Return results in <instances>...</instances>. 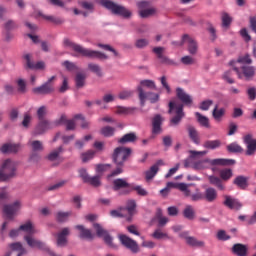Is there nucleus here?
<instances>
[{"instance_id":"nucleus-50","label":"nucleus","mask_w":256,"mask_h":256,"mask_svg":"<svg viewBox=\"0 0 256 256\" xmlns=\"http://www.w3.org/2000/svg\"><path fill=\"white\" fill-rule=\"evenodd\" d=\"M176 189H179V191H182L185 195V197L191 198V190H189V186L185 183H176Z\"/></svg>"},{"instance_id":"nucleus-33","label":"nucleus","mask_w":256,"mask_h":256,"mask_svg":"<svg viewBox=\"0 0 256 256\" xmlns=\"http://www.w3.org/2000/svg\"><path fill=\"white\" fill-rule=\"evenodd\" d=\"M75 229H78L80 231V238L81 239H93L94 235L91 233V230L85 229L84 225H77L75 226Z\"/></svg>"},{"instance_id":"nucleus-39","label":"nucleus","mask_w":256,"mask_h":256,"mask_svg":"<svg viewBox=\"0 0 256 256\" xmlns=\"http://www.w3.org/2000/svg\"><path fill=\"white\" fill-rule=\"evenodd\" d=\"M195 117L197 118V121L201 127H206V129L211 128V124H209V118H207V116H203V114L196 112Z\"/></svg>"},{"instance_id":"nucleus-24","label":"nucleus","mask_w":256,"mask_h":256,"mask_svg":"<svg viewBox=\"0 0 256 256\" xmlns=\"http://www.w3.org/2000/svg\"><path fill=\"white\" fill-rule=\"evenodd\" d=\"M232 253L237 256H247L249 248L245 244L237 243L232 246Z\"/></svg>"},{"instance_id":"nucleus-42","label":"nucleus","mask_w":256,"mask_h":256,"mask_svg":"<svg viewBox=\"0 0 256 256\" xmlns=\"http://www.w3.org/2000/svg\"><path fill=\"white\" fill-rule=\"evenodd\" d=\"M224 115H225V110L223 108L219 109V106L216 105L212 111V117L215 119V121H221Z\"/></svg>"},{"instance_id":"nucleus-38","label":"nucleus","mask_w":256,"mask_h":256,"mask_svg":"<svg viewBox=\"0 0 256 256\" xmlns=\"http://www.w3.org/2000/svg\"><path fill=\"white\" fill-rule=\"evenodd\" d=\"M249 178L245 176H238L234 179V185H237L239 189H247Z\"/></svg>"},{"instance_id":"nucleus-55","label":"nucleus","mask_w":256,"mask_h":256,"mask_svg":"<svg viewBox=\"0 0 256 256\" xmlns=\"http://www.w3.org/2000/svg\"><path fill=\"white\" fill-rule=\"evenodd\" d=\"M95 157V151L94 150H88L87 152H84L81 154V159L83 163H87L88 161H91Z\"/></svg>"},{"instance_id":"nucleus-27","label":"nucleus","mask_w":256,"mask_h":256,"mask_svg":"<svg viewBox=\"0 0 256 256\" xmlns=\"http://www.w3.org/2000/svg\"><path fill=\"white\" fill-rule=\"evenodd\" d=\"M136 207H137V202H135V200L127 201L126 208H123V211L126 214V216L128 215V218H127L128 221H130L131 217H133Z\"/></svg>"},{"instance_id":"nucleus-63","label":"nucleus","mask_w":256,"mask_h":256,"mask_svg":"<svg viewBox=\"0 0 256 256\" xmlns=\"http://www.w3.org/2000/svg\"><path fill=\"white\" fill-rule=\"evenodd\" d=\"M147 45H149V40L145 38L138 39L135 42V47H137V49H144Z\"/></svg>"},{"instance_id":"nucleus-11","label":"nucleus","mask_w":256,"mask_h":256,"mask_svg":"<svg viewBox=\"0 0 256 256\" xmlns=\"http://www.w3.org/2000/svg\"><path fill=\"white\" fill-rule=\"evenodd\" d=\"M120 243L126 247V249H129L133 253H139V244H137V241L131 239L129 236L125 234L119 235Z\"/></svg>"},{"instance_id":"nucleus-25","label":"nucleus","mask_w":256,"mask_h":256,"mask_svg":"<svg viewBox=\"0 0 256 256\" xmlns=\"http://www.w3.org/2000/svg\"><path fill=\"white\" fill-rule=\"evenodd\" d=\"M24 59L26 61L27 69H45V62L40 61L35 64L31 61V54H25Z\"/></svg>"},{"instance_id":"nucleus-18","label":"nucleus","mask_w":256,"mask_h":256,"mask_svg":"<svg viewBox=\"0 0 256 256\" xmlns=\"http://www.w3.org/2000/svg\"><path fill=\"white\" fill-rule=\"evenodd\" d=\"M244 143L247 146L246 155L249 157L255 155L256 152V139H253L252 134H247L244 136Z\"/></svg>"},{"instance_id":"nucleus-28","label":"nucleus","mask_w":256,"mask_h":256,"mask_svg":"<svg viewBox=\"0 0 256 256\" xmlns=\"http://www.w3.org/2000/svg\"><path fill=\"white\" fill-rule=\"evenodd\" d=\"M69 228H63L61 232L57 234L58 247H65L67 245V235H69Z\"/></svg>"},{"instance_id":"nucleus-35","label":"nucleus","mask_w":256,"mask_h":256,"mask_svg":"<svg viewBox=\"0 0 256 256\" xmlns=\"http://www.w3.org/2000/svg\"><path fill=\"white\" fill-rule=\"evenodd\" d=\"M208 180L210 185H214V187H217L219 191H225V186L223 185L221 178L212 175L208 177Z\"/></svg>"},{"instance_id":"nucleus-16","label":"nucleus","mask_w":256,"mask_h":256,"mask_svg":"<svg viewBox=\"0 0 256 256\" xmlns=\"http://www.w3.org/2000/svg\"><path fill=\"white\" fill-rule=\"evenodd\" d=\"M24 241H26L27 245L29 247H32V249H41L42 251H46L47 245H45L44 242H41V240H37L33 238V235H25Z\"/></svg>"},{"instance_id":"nucleus-54","label":"nucleus","mask_w":256,"mask_h":256,"mask_svg":"<svg viewBox=\"0 0 256 256\" xmlns=\"http://www.w3.org/2000/svg\"><path fill=\"white\" fill-rule=\"evenodd\" d=\"M78 4L82 9H86L87 11H93V9H95L93 2H89L87 0H80L78 1Z\"/></svg>"},{"instance_id":"nucleus-5","label":"nucleus","mask_w":256,"mask_h":256,"mask_svg":"<svg viewBox=\"0 0 256 256\" xmlns=\"http://www.w3.org/2000/svg\"><path fill=\"white\" fill-rule=\"evenodd\" d=\"M103 7L106 9H109L114 15H119L120 17H123L124 19H129L131 17L132 13L129 9H127L125 6L116 4L115 2L111 0H105L102 2Z\"/></svg>"},{"instance_id":"nucleus-6","label":"nucleus","mask_w":256,"mask_h":256,"mask_svg":"<svg viewBox=\"0 0 256 256\" xmlns=\"http://www.w3.org/2000/svg\"><path fill=\"white\" fill-rule=\"evenodd\" d=\"M208 165H235L234 159H202L195 161L192 165L193 169L201 170L205 169Z\"/></svg>"},{"instance_id":"nucleus-64","label":"nucleus","mask_w":256,"mask_h":256,"mask_svg":"<svg viewBox=\"0 0 256 256\" xmlns=\"http://www.w3.org/2000/svg\"><path fill=\"white\" fill-rule=\"evenodd\" d=\"M211 105H213V100H204L200 103L199 109L201 111H209Z\"/></svg>"},{"instance_id":"nucleus-48","label":"nucleus","mask_w":256,"mask_h":256,"mask_svg":"<svg viewBox=\"0 0 256 256\" xmlns=\"http://www.w3.org/2000/svg\"><path fill=\"white\" fill-rule=\"evenodd\" d=\"M60 153H63V146H60L57 149L50 152L47 156L48 161H57Z\"/></svg>"},{"instance_id":"nucleus-58","label":"nucleus","mask_w":256,"mask_h":256,"mask_svg":"<svg viewBox=\"0 0 256 256\" xmlns=\"http://www.w3.org/2000/svg\"><path fill=\"white\" fill-rule=\"evenodd\" d=\"M133 90H123L118 94L119 99L125 101L127 99H131L133 97Z\"/></svg>"},{"instance_id":"nucleus-41","label":"nucleus","mask_w":256,"mask_h":256,"mask_svg":"<svg viewBox=\"0 0 256 256\" xmlns=\"http://www.w3.org/2000/svg\"><path fill=\"white\" fill-rule=\"evenodd\" d=\"M203 147L211 150L219 149L221 147V140H207L204 142Z\"/></svg>"},{"instance_id":"nucleus-61","label":"nucleus","mask_w":256,"mask_h":256,"mask_svg":"<svg viewBox=\"0 0 256 256\" xmlns=\"http://www.w3.org/2000/svg\"><path fill=\"white\" fill-rule=\"evenodd\" d=\"M152 51L157 56V59H160V61L165 57V55H163L165 52V47H154Z\"/></svg>"},{"instance_id":"nucleus-9","label":"nucleus","mask_w":256,"mask_h":256,"mask_svg":"<svg viewBox=\"0 0 256 256\" xmlns=\"http://www.w3.org/2000/svg\"><path fill=\"white\" fill-rule=\"evenodd\" d=\"M21 210V201L16 200L11 204H6L3 206V213L6 215L7 219H13L17 213Z\"/></svg>"},{"instance_id":"nucleus-43","label":"nucleus","mask_w":256,"mask_h":256,"mask_svg":"<svg viewBox=\"0 0 256 256\" xmlns=\"http://www.w3.org/2000/svg\"><path fill=\"white\" fill-rule=\"evenodd\" d=\"M71 215H72L71 212L59 211L56 213V221H58V223H65V222L69 221V217Z\"/></svg>"},{"instance_id":"nucleus-62","label":"nucleus","mask_w":256,"mask_h":256,"mask_svg":"<svg viewBox=\"0 0 256 256\" xmlns=\"http://www.w3.org/2000/svg\"><path fill=\"white\" fill-rule=\"evenodd\" d=\"M232 19L229 17V14L223 13L222 14V27L225 29H228V27L231 25Z\"/></svg>"},{"instance_id":"nucleus-53","label":"nucleus","mask_w":256,"mask_h":256,"mask_svg":"<svg viewBox=\"0 0 256 256\" xmlns=\"http://www.w3.org/2000/svg\"><path fill=\"white\" fill-rule=\"evenodd\" d=\"M220 177L223 181H229L233 177V170L226 168L220 171Z\"/></svg>"},{"instance_id":"nucleus-52","label":"nucleus","mask_w":256,"mask_h":256,"mask_svg":"<svg viewBox=\"0 0 256 256\" xmlns=\"http://www.w3.org/2000/svg\"><path fill=\"white\" fill-rule=\"evenodd\" d=\"M227 151L229 153H243V148L237 143H231L227 146Z\"/></svg>"},{"instance_id":"nucleus-29","label":"nucleus","mask_w":256,"mask_h":256,"mask_svg":"<svg viewBox=\"0 0 256 256\" xmlns=\"http://www.w3.org/2000/svg\"><path fill=\"white\" fill-rule=\"evenodd\" d=\"M121 189H131V184L123 178H118L113 181V190L119 191Z\"/></svg>"},{"instance_id":"nucleus-57","label":"nucleus","mask_w":256,"mask_h":256,"mask_svg":"<svg viewBox=\"0 0 256 256\" xmlns=\"http://www.w3.org/2000/svg\"><path fill=\"white\" fill-rule=\"evenodd\" d=\"M176 185L177 183H173V182H168L166 187L163 188L162 190H160V194L163 196V197H167L169 195V191L170 189H176Z\"/></svg>"},{"instance_id":"nucleus-8","label":"nucleus","mask_w":256,"mask_h":256,"mask_svg":"<svg viewBox=\"0 0 256 256\" xmlns=\"http://www.w3.org/2000/svg\"><path fill=\"white\" fill-rule=\"evenodd\" d=\"M53 81H55V76L50 77L48 81L41 86L33 88V93L36 95H49V93H53L55 91Z\"/></svg>"},{"instance_id":"nucleus-23","label":"nucleus","mask_w":256,"mask_h":256,"mask_svg":"<svg viewBox=\"0 0 256 256\" xmlns=\"http://www.w3.org/2000/svg\"><path fill=\"white\" fill-rule=\"evenodd\" d=\"M30 145H31L32 151H33V154L31 155L30 159L32 161H39L40 157L36 153L43 151V149H44L43 143L39 140H34L30 143Z\"/></svg>"},{"instance_id":"nucleus-4","label":"nucleus","mask_w":256,"mask_h":256,"mask_svg":"<svg viewBox=\"0 0 256 256\" xmlns=\"http://www.w3.org/2000/svg\"><path fill=\"white\" fill-rule=\"evenodd\" d=\"M168 113L170 115H174L170 119V125L177 127L179 123L185 117V112L183 111V104H176L175 102H169V110Z\"/></svg>"},{"instance_id":"nucleus-51","label":"nucleus","mask_w":256,"mask_h":256,"mask_svg":"<svg viewBox=\"0 0 256 256\" xmlns=\"http://www.w3.org/2000/svg\"><path fill=\"white\" fill-rule=\"evenodd\" d=\"M98 47H100V49H104V51H110L111 53H113L114 57H121V54H119V52H117V50H115L113 47H111V45L109 44H97Z\"/></svg>"},{"instance_id":"nucleus-44","label":"nucleus","mask_w":256,"mask_h":256,"mask_svg":"<svg viewBox=\"0 0 256 256\" xmlns=\"http://www.w3.org/2000/svg\"><path fill=\"white\" fill-rule=\"evenodd\" d=\"M187 245H190V247H205V242L197 240V238L193 236H189L186 241Z\"/></svg>"},{"instance_id":"nucleus-34","label":"nucleus","mask_w":256,"mask_h":256,"mask_svg":"<svg viewBox=\"0 0 256 256\" xmlns=\"http://www.w3.org/2000/svg\"><path fill=\"white\" fill-rule=\"evenodd\" d=\"M87 80V74L78 72L75 76V85L77 89H83L85 81Z\"/></svg>"},{"instance_id":"nucleus-37","label":"nucleus","mask_w":256,"mask_h":256,"mask_svg":"<svg viewBox=\"0 0 256 256\" xmlns=\"http://www.w3.org/2000/svg\"><path fill=\"white\" fill-rule=\"evenodd\" d=\"M10 249H12V251H17L18 254L17 256H23V255H27V250L23 247V244H21V242H15L9 245Z\"/></svg>"},{"instance_id":"nucleus-14","label":"nucleus","mask_w":256,"mask_h":256,"mask_svg":"<svg viewBox=\"0 0 256 256\" xmlns=\"http://www.w3.org/2000/svg\"><path fill=\"white\" fill-rule=\"evenodd\" d=\"M184 43H188V51H189L190 55H197L199 46L197 44V41H195V39H193L189 35L185 34L182 36V41L180 43V46L183 45Z\"/></svg>"},{"instance_id":"nucleus-47","label":"nucleus","mask_w":256,"mask_h":256,"mask_svg":"<svg viewBox=\"0 0 256 256\" xmlns=\"http://www.w3.org/2000/svg\"><path fill=\"white\" fill-rule=\"evenodd\" d=\"M85 183H88L92 187H101V176H89Z\"/></svg>"},{"instance_id":"nucleus-30","label":"nucleus","mask_w":256,"mask_h":256,"mask_svg":"<svg viewBox=\"0 0 256 256\" xmlns=\"http://www.w3.org/2000/svg\"><path fill=\"white\" fill-rule=\"evenodd\" d=\"M204 155H207V151H190V159H186L184 161V167H191V161L194 159H199V157H203Z\"/></svg>"},{"instance_id":"nucleus-17","label":"nucleus","mask_w":256,"mask_h":256,"mask_svg":"<svg viewBox=\"0 0 256 256\" xmlns=\"http://www.w3.org/2000/svg\"><path fill=\"white\" fill-rule=\"evenodd\" d=\"M163 121H165V118H163V116H161L160 114H156L153 118H152V134L153 135H159L162 131L163 128Z\"/></svg>"},{"instance_id":"nucleus-1","label":"nucleus","mask_w":256,"mask_h":256,"mask_svg":"<svg viewBox=\"0 0 256 256\" xmlns=\"http://www.w3.org/2000/svg\"><path fill=\"white\" fill-rule=\"evenodd\" d=\"M63 45L66 49H72V51L79 53L82 55V57H88L89 59H99V61H106V59H109V56H107L105 53L83 48V46L73 42L69 38H64Z\"/></svg>"},{"instance_id":"nucleus-26","label":"nucleus","mask_w":256,"mask_h":256,"mask_svg":"<svg viewBox=\"0 0 256 256\" xmlns=\"http://www.w3.org/2000/svg\"><path fill=\"white\" fill-rule=\"evenodd\" d=\"M217 190H215V188L209 187L206 188V190L204 191L203 194V199H205V201H207L208 203H213L214 201H217Z\"/></svg>"},{"instance_id":"nucleus-56","label":"nucleus","mask_w":256,"mask_h":256,"mask_svg":"<svg viewBox=\"0 0 256 256\" xmlns=\"http://www.w3.org/2000/svg\"><path fill=\"white\" fill-rule=\"evenodd\" d=\"M151 236L153 239H169V234L163 232L161 229H156Z\"/></svg>"},{"instance_id":"nucleus-15","label":"nucleus","mask_w":256,"mask_h":256,"mask_svg":"<svg viewBox=\"0 0 256 256\" xmlns=\"http://www.w3.org/2000/svg\"><path fill=\"white\" fill-rule=\"evenodd\" d=\"M234 71L237 73L239 79L245 77L246 81H249V79L255 77V67L253 66H243L242 73L239 71V68H234Z\"/></svg>"},{"instance_id":"nucleus-12","label":"nucleus","mask_w":256,"mask_h":256,"mask_svg":"<svg viewBox=\"0 0 256 256\" xmlns=\"http://www.w3.org/2000/svg\"><path fill=\"white\" fill-rule=\"evenodd\" d=\"M93 227L98 237H103L104 242L107 243L109 247H115V244H113V237L109 235L107 230H105L99 223H94Z\"/></svg>"},{"instance_id":"nucleus-21","label":"nucleus","mask_w":256,"mask_h":256,"mask_svg":"<svg viewBox=\"0 0 256 256\" xmlns=\"http://www.w3.org/2000/svg\"><path fill=\"white\" fill-rule=\"evenodd\" d=\"M224 199L225 200L223 204L225 205V207H228V209H236L237 211H239V209L243 207V205H241V202H239V200L233 198L230 195H225Z\"/></svg>"},{"instance_id":"nucleus-36","label":"nucleus","mask_w":256,"mask_h":256,"mask_svg":"<svg viewBox=\"0 0 256 256\" xmlns=\"http://www.w3.org/2000/svg\"><path fill=\"white\" fill-rule=\"evenodd\" d=\"M20 231H24L25 233H27V235H35V233H37V230H35V227H33V223H31V221L26 222L25 224H22L19 227Z\"/></svg>"},{"instance_id":"nucleus-20","label":"nucleus","mask_w":256,"mask_h":256,"mask_svg":"<svg viewBox=\"0 0 256 256\" xmlns=\"http://www.w3.org/2000/svg\"><path fill=\"white\" fill-rule=\"evenodd\" d=\"M176 97L181 101V103H183V105H193V98L182 88L176 89Z\"/></svg>"},{"instance_id":"nucleus-49","label":"nucleus","mask_w":256,"mask_h":256,"mask_svg":"<svg viewBox=\"0 0 256 256\" xmlns=\"http://www.w3.org/2000/svg\"><path fill=\"white\" fill-rule=\"evenodd\" d=\"M100 133L103 135V137H113V135H115V128L111 126H105L101 128Z\"/></svg>"},{"instance_id":"nucleus-3","label":"nucleus","mask_w":256,"mask_h":256,"mask_svg":"<svg viewBox=\"0 0 256 256\" xmlns=\"http://www.w3.org/2000/svg\"><path fill=\"white\" fill-rule=\"evenodd\" d=\"M16 171L17 163L11 159L5 160L0 168V181H9V179H13Z\"/></svg>"},{"instance_id":"nucleus-45","label":"nucleus","mask_w":256,"mask_h":256,"mask_svg":"<svg viewBox=\"0 0 256 256\" xmlns=\"http://www.w3.org/2000/svg\"><path fill=\"white\" fill-rule=\"evenodd\" d=\"M156 219L158 221V227H165L167 223H169V218L163 216V212H161V210H158L156 213Z\"/></svg>"},{"instance_id":"nucleus-46","label":"nucleus","mask_w":256,"mask_h":256,"mask_svg":"<svg viewBox=\"0 0 256 256\" xmlns=\"http://www.w3.org/2000/svg\"><path fill=\"white\" fill-rule=\"evenodd\" d=\"M88 69L92 73H95V75H97V77H103V70L101 69V66H99L98 64L89 63Z\"/></svg>"},{"instance_id":"nucleus-10","label":"nucleus","mask_w":256,"mask_h":256,"mask_svg":"<svg viewBox=\"0 0 256 256\" xmlns=\"http://www.w3.org/2000/svg\"><path fill=\"white\" fill-rule=\"evenodd\" d=\"M50 129H55L54 122H51L49 120H40L35 127L33 135H44V133H47V131H50Z\"/></svg>"},{"instance_id":"nucleus-31","label":"nucleus","mask_w":256,"mask_h":256,"mask_svg":"<svg viewBox=\"0 0 256 256\" xmlns=\"http://www.w3.org/2000/svg\"><path fill=\"white\" fill-rule=\"evenodd\" d=\"M0 151L4 155L7 153H18L19 152V144L5 143L1 146Z\"/></svg>"},{"instance_id":"nucleus-40","label":"nucleus","mask_w":256,"mask_h":256,"mask_svg":"<svg viewBox=\"0 0 256 256\" xmlns=\"http://www.w3.org/2000/svg\"><path fill=\"white\" fill-rule=\"evenodd\" d=\"M183 217L189 221H193V219H195V208L191 205H187L183 210Z\"/></svg>"},{"instance_id":"nucleus-32","label":"nucleus","mask_w":256,"mask_h":256,"mask_svg":"<svg viewBox=\"0 0 256 256\" xmlns=\"http://www.w3.org/2000/svg\"><path fill=\"white\" fill-rule=\"evenodd\" d=\"M135 141H137V134H135V132H130L121 137L118 140V143L125 145L127 143H135Z\"/></svg>"},{"instance_id":"nucleus-13","label":"nucleus","mask_w":256,"mask_h":256,"mask_svg":"<svg viewBox=\"0 0 256 256\" xmlns=\"http://www.w3.org/2000/svg\"><path fill=\"white\" fill-rule=\"evenodd\" d=\"M139 9V15L142 19H147V17H151L155 15V8H148L149 2L148 1H140L137 3Z\"/></svg>"},{"instance_id":"nucleus-19","label":"nucleus","mask_w":256,"mask_h":256,"mask_svg":"<svg viewBox=\"0 0 256 256\" xmlns=\"http://www.w3.org/2000/svg\"><path fill=\"white\" fill-rule=\"evenodd\" d=\"M162 165H165V162L163 160H158L154 165L150 167L148 171L145 172V179L146 181H151L159 173V168L162 167Z\"/></svg>"},{"instance_id":"nucleus-60","label":"nucleus","mask_w":256,"mask_h":256,"mask_svg":"<svg viewBox=\"0 0 256 256\" xmlns=\"http://www.w3.org/2000/svg\"><path fill=\"white\" fill-rule=\"evenodd\" d=\"M46 115H47V107L46 106H41L40 108H38V110H37L38 121L46 120L45 119Z\"/></svg>"},{"instance_id":"nucleus-2","label":"nucleus","mask_w":256,"mask_h":256,"mask_svg":"<svg viewBox=\"0 0 256 256\" xmlns=\"http://www.w3.org/2000/svg\"><path fill=\"white\" fill-rule=\"evenodd\" d=\"M133 153V150L131 148L127 147H117L114 149V152L112 154V159L116 165V169L111 172V174L108 175L109 178L111 177H117V175H121L123 173V167H125V161L131 157V154Z\"/></svg>"},{"instance_id":"nucleus-22","label":"nucleus","mask_w":256,"mask_h":256,"mask_svg":"<svg viewBox=\"0 0 256 256\" xmlns=\"http://www.w3.org/2000/svg\"><path fill=\"white\" fill-rule=\"evenodd\" d=\"M186 129L190 140L194 142L195 145H200L201 137L199 136V131H197V128H195L193 125H187Z\"/></svg>"},{"instance_id":"nucleus-7","label":"nucleus","mask_w":256,"mask_h":256,"mask_svg":"<svg viewBox=\"0 0 256 256\" xmlns=\"http://www.w3.org/2000/svg\"><path fill=\"white\" fill-rule=\"evenodd\" d=\"M137 91L141 107H145V101H147V99H149L150 103H157V101H159V94L145 92V90H143V86H138Z\"/></svg>"},{"instance_id":"nucleus-59","label":"nucleus","mask_w":256,"mask_h":256,"mask_svg":"<svg viewBox=\"0 0 256 256\" xmlns=\"http://www.w3.org/2000/svg\"><path fill=\"white\" fill-rule=\"evenodd\" d=\"M130 189H132V191H136L137 195H140V197H147L149 195V192L141 186H131Z\"/></svg>"}]
</instances>
